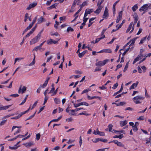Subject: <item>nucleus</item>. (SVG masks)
<instances>
[{"mask_svg":"<svg viewBox=\"0 0 151 151\" xmlns=\"http://www.w3.org/2000/svg\"><path fill=\"white\" fill-rule=\"evenodd\" d=\"M145 98L141 96H137L134 97L132 100L133 101H135L134 102L136 104L141 103V102L139 101L141 99L143 100Z\"/></svg>","mask_w":151,"mask_h":151,"instance_id":"f257e3e1","label":"nucleus"},{"mask_svg":"<svg viewBox=\"0 0 151 151\" xmlns=\"http://www.w3.org/2000/svg\"><path fill=\"white\" fill-rule=\"evenodd\" d=\"M40 35H37L35 37L31 40L30 42V44L31 45L38 42L40 39Z\"/></svg>","mask_w":151,"mask_h":151,"instance_id":"f03ea898","label":"nucleus"},{"mask_svg":"<svg viewBox=\"0 0 151 151\" xmlns=\"http://www.w3.org/2000/svg\"><path fill=\"white\" fill-rule=\"evenodd\" d=\"M109 61V60L108 59H106L104 60L103 61H99L96 63V66H102L104 65L108 61Z\"/></svg>","mask_w":151,"mask_h":151,"instance_id":"7ed1b4c3","label":"nucleus"},{"mask_svg":"<svg viewBox=\"0 0 151 151\" xmlns=\"http://www.w3.org/2000/svg\"><path fill=\"white\" fill-rule=\"evenodd\" d=\"M27 90V87L25 86H22V85H21L18 90L19 93H24Z\"/></svg>","mask_w":151,"mask_h":151,"instance_id":"20e7f679","label":"nucleus"},{"mask_svg":"<svg viewBox=\"0 0 151 151\" xmlns=\"http://www.w3.org/2000/svg\"><path fill=\"white\" fill-rule=\"evenodd\" d=\"M149 7V6H148V4H144L140 8L139 10L140 11H143L144 12V13H145L146 12Z\"/></svg>","mask_w":151,"mask_h":151,"instance_id":"39448f33","label":"nucleus"},{"mask_svg":"<svg viewBox=\"0 0 151 151\" xmlns=\"http://www.w3.org/2000/svg\"><path fill=\"white\" fill-rule=\"evenodd\" d=\"M83 105L86 106H88V104L86 102H82L77 104H74V105L75 107H77L81 105Z\"/></svg>","mask_w":151,"mask_h":151,"instance_id":"423d86ee","label":"nucleus"},{"mask_svg":"<svg viewBox=\"0 0 151 151\" xmlns=\"http://www.w3.org/2000/svg\"><path fill=\"white\" fill-rule=\"evenodd\" d=\"M109 17L108 10L106 7L105 8V10L104 14L103 16V17L105 19H107Z\"/></svg>","mask_w":151,"mask_h":151,"instance_id":"0eeeda50","label":"nucleus"},{"mask_svg":"<svg viewBox=\"0 0 151 151\" xmlns=\"http://www.w3.org/2000/svg\"><path fill=\"white\" fill-rule=\"evenodd\" d=\"M37 4V3H32L30 4L29 6L26 9L27 10H30L32 8H33Z\"/></svg>","mask_w":151,"mask_h":151,"instance_id":"6e6552de","label":"nucleus"},{"mask_svg":"<svg viewBox=\"0 0 151 151\" xmlns=\"http://www.w3.org/2000/svg\"><path fill=\"white\" fill-rule=\"evenodd\" d=\"M98 7L97 9L94 11V12L96 14H98L100 12L103 7L101 6H98Z\"/></svg>","mask_w":151,"mask_h":151,"instance_id":"1a4fd4ad","label":"nucleus"},{"mask_svg":"<svg viewBox=\"0 0 151 151\" xmlns=\"http://www.w3.org/2000/svg\"><path fill=\"white\" fill-rule=\"evenodd\" d=\"M58 42V41H55L54 40H53L52 39H50V41H47V43L48 45H51L53 43L54 44H56Z\"/></svg>","mask_w":151,"mask_h":151,"instance_id":"9d476101","label":"nucleus"},{"mask_svg":"<svg viewBox=\"0 0 151 151\" xmlns=\"http://www.w3.org/2000/svg\"><path fill=\"white\" fill-rule=\"evenodd\" d=\"M81 9H79V10H78V11L74 14V17H75V18L73 19V20L71 22H73L74 21H75L76 19H77V17H78V15H77L79 13V12H80V11H81Z\"/></svg>","mask_w":151,"mask_h":151,"instance_id":"9b49d317","label":"nucleus"},{"mask_svg":"<svg viewBox=\"0 0 151 151\" xmlns=\"http://www.w3.org/2000/svg\"><path fill=\"white\" fill-rule=\"evenodd\" d=\"M138 83L139 82L138 81H137L136 83H134L133 84L130 86L129 89H134V88H136L137 87Z\"/></svg>","mask_w":151,"mask_h":151,"instance_id":"f8f14e48","label":"nucleus"},{"mask_svg":"<svg viewBox=\"0 0 151 151\" xmlns=\"http://www.w3.org/2000/svg\"><path fill=\"white\" fill-rule=\"evenodd\" d=\"M87 97L89 100H91L93 99H95V98H97L98 99H99L100 100L101 99V98L100 97H99L97 96H93L91 97L90 96H89L88 95L87 96Z\"/></svg>","mask_w":151,"mask_h":151,"instance_id":"ddd939ff","label":"nucleus"},{"mask_svg":"<svg viewBox=\"0 0 151 151\" xmlns=\"http://www.w3.org/2000/svg\"><path fill=\"white\" fill-rule=\"evenodd\" d=\"M87 50H85L83 51L81 53L79 52L78 53V56L80 58H81L86 53H87Z\"/></svg>","mask_w":151,"mask_h":151,"instance_id":"4468645a","label":"nucleus"},{"mask_svg":"<svg viewBox=\"0 0 151 151\" xmlns=\"http://www.w3.org/2000/svg\"><path fill=\"white\" fill-rule=\"evenodd\" d=\"M45 19L42 17H40L37 19V24H40L44 21Z\"/></svg>","mask_w":151,"mask_h":151,"instance_id":"2eb2a0df","label":"nucleus"},{"mask_svg":"<svg viewBox=\"0 0 151 151\" xmlns=\"http://www.w3.org/2000/svg\"><path fill=\"white\" fill-rule=\"evenodd\" d=\"M32 27L31 25L29 24V25L23 31L22 34V35H23L24 33L27 32L28 30L30 29Z\"/></svg>","mask_w":151,"mask_h":151,"instance_id":"dca6fc26","label":"nucleus"},{"mask_svg":"<svg viewBox=\"0 0 151 151\" xmlns=\"http://www.w3.org/2000/svg\"><path fill=\"white\" fill-rule=\"evenodd\" d=\"M127 123L126 120L124 121H121L120 122V124L121 127H123L126 125Z\"/></svg>","mask_w":151,"mask_h":151,"instance_id":"f3484780","label":"nucleus"},{"mask_svg":"<svg viewBox=\"0 0 151 151\" xmlns=\"http://www.w3.org/2000/svg\"><path fill=\"white\" fill-rule=\"evenodd\" d=\"M23 145H24L26 147H30L33 145V142H29L28 143H24Z\"/></svg>","mask_w":151,"mask_h":151,"instance_id":"a211bd4d","label":"nucleus"},{"mask_svg":"<svg viewBox=\"0 0 151 151\" xmlns=\"http://www.w3.org/2000/svg\"><path fill=\"white\" fill-rule=\"evenodd\" d=\"M140 56L139 55H138V56L135 58L133 61V64H134L136 62L139 60L141 59Z\"/></svg>","mask_w":151,"mask_h":151,"instance_id":"6ab92c4d","label":"nucleus"},{"mask_svg":"<svg viewBox=\"0 0 151 151\" xmlns=\"http://www.w3.org/2000/svg\"><path fill=\"white\" fill-rule=\"evenodd\" d=\"M42 49L41 47L40 46H37L35 47L33 49V51H37L38 50H41Z\"/></svg>","mask_w":151,"mask_h":151,"instance_id":"aec40b11","label":"nucleus"},{"mask_svg":"<svg viewBox=\"0 0 151 151\" xmlns=\"http://www.w3.org/2000/svg\"><path fill=\"white\" fill-rule=\"evenodd\" d=\"M133 24V22H131L129 26L128 27L126 31V32H128L131 29L132 26Z\"/></svg>","mask_w":151,"mask_h":151,"instance_id":"412c9836","label":"nucleus"},{"mask_svg":"<svg viewBox=\"0 0 151 151\" xmlns=\"http://www.w3.org/2000/svg\"><path fill=\"white\" fill-rule=\"evenodd\" d=\"M55 102L56 104H60V101L59 99L57 98H55L54 99Z\"/></svg>","mask_w":151,"mask_h":151,"instance_id":"4be33fe9","label":"nucleus"},{"mask_svg":"<svg viewBox=\"0 0 151 151\" xmlns=\"http://www.w3.org/2000/svg\"><path fill=\"white\" fill-rule=\"evenodd\" d=\"M57 6L56 4L55 3L53 4L51 6H50V7L47 8V9L48 10H50L54 8L55 7V6Z\"/></svg>","mask_w":151,"mask_h":151,"instance_id":"5701e85b","label":"nucleus"},{"mask_svg":"<svg viewBox=\"0 0 151 151\" xmlns=\"http://www.w3.org/2000/svg\"><path fill=\"white\" fill-rule=\"evenodd\" d=\"M137 20L136 19H135V20H134V24L133 25L132 27V29L131 30V31L130 32V33H132L134 29V25L135 24H136L137 22Z\"/></svg>","mask_w":151,"mask_h":151,"instance_id":"b1692460","label":"nucleus"},{"mask_svg":"<svg viewBox=\"0 0 151 151\" xmlns=\"http://www.w3.org/2000/svg\"><path fill=\"white\" fill-rule=\"evenodd\" d=\"M51 86L52 87V88L51 89V90L50 91V92L49 93H52L55 90V88H54V84H52Z\"/></svg>","mask_w":151,"mask_h":151,"instance_id":"393cba45","label":"nucleus"},{"mask_svg":"<svg viewBox=\"0 0 151 151\" xmlns=\"http://www.w3.org/2000/svg\"><path fill=\"white\" fill-rule=\"evenodd\" d=\"M83 108H76L74 110H70V111L72 112H74L76 111H79L80 110L83 109Z\"/></svg>","mask_w":151,"mask_h":151,"instance_id":"a878e982","label":"nucleus"},{"mask_svg":"<svg viewBox=\"0 0 151 151\" xmlns=\"http://www.w3.org/2000/svg\"><path fill=\"white\" fill-rule=\"evenodd\" d=\"M35 56L32 62L31 63H30L28 65V66H31L33 65H34L35 64Z\"/></svg>","mask_w":151,"mask_h":151,"instance_id":"bb28decb","label":"nucleus"},{"mask_svg":"<svg viewBox=\"0 0 151 151\" xmlns=\"http://www.w3.org/2000/svg\"><path fill=\"white\" fill-rule=\"evenodd\" d=\"M88 19V18L83 17V22L82 23V25H86V23Z\"/></svg>","mask_w":151,"mask_h":151,"instance_id":"cd10ccee","label":"nucleus"},{"mask_svg":"<svg viewBox=\"0 0 151 151\" xmlns=\"http://www.w3.org/2000/svg\"><path fill=\"white\" fill-rule=\"evenodd\" d=\"M11 105H9L8 106H4L1 107L2 110H6L8 109L11 106Z\"/></svg>","mask_w":151,"mask_h":151,"instance_id":"c85d7f7f","label":"nucleus"},{"mask_svg":"<svg viewBox=\"0 0 151 151\" xmlns=\"http://www.w3.org/2000/svg\"><path fill=\"white\" fill-rule=\"evenodd\" d=\"M29 18V17L28 16V13H26L25 15L24 19V21L25 22H26L27 20V19Z\"/></svg>","mask_w":151,"mask_h":151,"instance_id":"c756f323","label":"nucleus"},{"mask_svg":"<svg viewBox=\"0 0 151 151\" xmlns=\"http://www.w3.org/2000/svg\"><path fill=\"white\" fill-rule=\"evenodd\" d=\"M138 9V6L137 4L135 5L132 7V9L133 12H135Z\"/></svg>","mask_w":151,"mask_h":151,"instance_id":"7c9ffc66","label":"nucleus"},{"mask_svg":"<svg viewBox=\"0 0 151 151\" xmlns=\"http://www.w3.org/2000/svg\"><path fill=\"white\" fill-rule=\"evenodd\" d=\"M37 17H35V18L33 19V21L32 22V23H31L29 24L30 25H31V26L32 27L34 24L36 20L37 19Z\"/></svg>","mask_w":151,"mask_h":151,"instance_id":"2f4dec72","label":"nucleus"},{"mask_svg":"<svg viewBox=\"0 0 151 151\" xmlns=\"http://www.w3.org/2000/svg\"><path fill=\"white\" fill-rule=\"evenodd\" d=\"M133 17L134 19V20H135V19L137 20H138V17L137 13H134V14L133 15Z\"/></svg>","mask_w":151,"mask_h":151,"instance_id":"473e14b6","label":"nucleus"},{"mask_svg":"<svg viewBox=\"0 0 151 151\" xmlns=\"http://www.w3.org/2000/svg\"><path fill=\"white\" fill-rule=\"evenodd\" d=\"M104 52L111 53L112 52L111 50L110 49H104Z\"/></svg>","mask_w":151,"mask_h":151,"instance_id":"72a5a7b5","label":"nucleus"},{"mask_svg":"<svg viewBox=\"0 0 151 151\" xmlns=\"http://www.w3.org/2000/svg\"><path fill=\"white\" fill-rule=\"evenodd\" d=\"M137 38H135L131 40H130V41H131V43L130 45H129V46L132 45H133L135 42V40L137 39Z\"/></svg>","mask_w":151,"mask_h":151,"instance_id":"f704fd0d","label":"nucleus"},{"mask_svg":"<svg viewBox=\"0 0 151 151\" xmlns=\"http://www.w3.org/2000/svg\"><path fill=\"white\" fill-rule=\"evenodd\" d=\"M146 37H143V38H142L141 40H140V42H139V44H142L143 42L145 41V40H146Z\"/></svg>","mask_w":151,"mask_h":151,"instance_id":"c9c22d12","label":"nucleus"},{"mask_svg":"<svg viewBox=\"0 0 151 151\" xmlns=\"http://www.w3.org/2000/svg\"><path fill=\"white\" fill-rule=\"evenodd\" d=\"M125 19L123 20L122 21V23L120 24L119 27H118V28L117 29V30H118L119 28H120L123 25V24L125 23Z\"/></svg>","mask_w":151,"mask_h":151,"instance_id":"e433bc0d","label":"nucleus"},{"mask_svg":"<svg viewBox=\"0 0 151 151\" xmlns=\"http://www.w3.org/2000/svg\"><path fill=\"white\" fill-rule=\"evenodd\" d=\"M48 82L45 81L42 86L40 85V88H44L46 86Z\"/></svg>","mask_w":151,"mask_h":151,"instance_id":"4c0bfd02","label":"nucleus"},{"mask_svg":"<svg viewBox=\"0 0 151 151\" xmlns=\"http://www.w3.org/2000/svg\"><path fill=\"white\" fill-rule=\"evenodd\" d=\"M128 64H129V62H127L125 66V67L124 68V69L123 70V71L124 72H125L126 71V70H127V68H128Z\"/></svg>","mask_w":151,"mask_h":151,"instance_id":"58836bf2","label":"nucleus"},{"mask_svg":"<svg viewBox=\"0 0 151 151\" xmlns=\"http://www.w3.org/2000/svg\"><path fill=\"white\" fill-rule=\"evenodd\" d=\"M125 104L126 103L124 102H120L119 103H118L117 104V106H123L124 104Z\"/></svg>","mask_w":151,"mask_h":151,"instance_id":"ea45409f","label":"nucleus"},{"mask_svg":"<svg viewBox=\"0 0 151 151\" xmlns=\"http://www.w3.org/2000/svg\"><path fill=\"white\" fill-rule=\"evenodd\" d=\"M67 30L68 32H69L70 31L71 32H73L74 30L72 28V27H68Z\"/></svg>","mask_w":151,"mask_h":151,"instance_id":"a19ab883","label":"nucleus"},{"mask_svg":"<svg viewBox=\"0 0 151 151\" xmlns=\"http://www.w3.org/2000/svg\"><path fill=\"white\" fill-rule=\"evenodd\" d=\"M78 0H74L73 2V4L72 5L71 8L74 7L77 3V2L78 1Z\"/></svg>","mask_w":151,"mask_h":151,"instance_id":"79ce46f5","label":"nucleus"},{"mask_svg":"<svg viewBox=\"0 0 151 151\" xmlns=\"http://www.w3.org/2000/svg\"><path fill=\"white\" fill-rule=\"evenodd\" d=\"M21 117V115H18L17 116H15L11 118V119H19Z\"/></svg>","mask_w":151,"mask_h":151,"instance_id":"37998d69","label":"nucleus"},{"mask_svg":"<svg viewBox=\"0 0 151 151\" xmlns=\"http://www.w3.org/2000/svg\"><path fill=\"white\" fill-rule=\"evenodd\" d=\"M19 147V146H15L14 147L9 146V148L11 150H16Z\"/></svg>","mask_w":151,"mask_h":151,"instance_id":"c03bdc74","label":"nucleus"},{"mask_svg":"<svg viewBox=\"0 0 151 151\" xmlns=\"http://www.w3.org/2000/svg\"><path fill=\"white\" fill-rule=\"evenodd\" d=\"M90 91L89 89H87L84 90L82 92L81 94H82L84 93H87L88 91Z\"/></svg>","mask_w":151,"mask_h":151,"instance_id":"a18cd8bd","label":"nucleus"},{"mask_svg":"<svg viewBox=\"0 0 151 151\" xmlns=\"http://www.w3.org/2000/svg\"><path fill=\"white\" fill-rule=\"evenodd\" d=\"M113 131H114V132L115 133H116V132H119V133H124V130H122L120 131H117L116 130H114V129L113 130Z\"/></svg>","mask_w":151,"mask_h":151,"instance_id":"49530a36","label":"nucleus"},{"mask_svg":"<svg viewBox=\"0 0 151 151\" xmlns=\"http://www.w3.org/2000/svg\"><path fill=\"white\" fill-rule=\"evenodd\" d=\"M40 133H38L36 134V139L37 140H39L40 138Z\"/></svg>","mask_w":151,"mask_h":151,"instance_id":"de8ad7c7","label":"nucleus"},{"mask_svg":"<svg viewBox=\"0 0 151 151\" xmlns=\"http://www.w3.org/2000/svg\"><path fill=\"white\" fill-rule=\"evenodd\" d=\"M33 32H32V31H30L27 34V35L25 36V37H29L31 35Z\"/></svg>","mask_w":151,"mask_h":151,"instance_id":"09e8293b","label":"nucleus"},{"mask_svg":"<svg viewBox=\"0 0 151 151\" xmlns=\"http://www.w3.org/2000/svg\"><path fill=\"white\" fill-rule=\"evenodd\" d=\"M113 127V125L112 124H109L108 126V127L109 128V132H111V130L112 129V127Z\"/></svg>","mask_w":151,"mask_h":151,"instance_id":"8fccbe9b","label":"nucleus"},{"mask_svg":"<svg viewBox=\"0 0 151 151\" xmlns=\"http://www.w3.org/2000/svg\"><path fill=\"white\" fill-rule=\"evenodd\" d=\"M7 120H3L2 121H1V123H0V126H1L4 125V124H5Z\"/></svg>","mask_w":151,"mask_h":151,"instance_id":"3c124183","label":"nucleus"},{"mask_svg":"<svg viewBox=\"0 0 151 151\" xmlns=\"http://www.w3.org/2000/svg\"><path fill=\"white\" fill-rule=\"evenodd\" d=\"M36 111L35 112V113H34V114L33 115H31L26 120H29V119H32V118H33L34 117V116L35 115V114H36Z\"/></svg>","mask_w":151,"mask_h":151,"instance_id":"603ef678","label":"nucleus"},{"mask_svg":"<svg viewBox=\"0 0 151 151\" xmlns=\"http://www.w3.org/2000/svg\"><path fill=\"white\" fill-rule=\"evenodd\" d=\"M30 108H29L28 110H26V111H24V112H21L20 114H19V115H21V116H22V115H23V114H25V113H26L27 112H28L29 111V109Z\"/></svg>","mask_w":151,"mask_h":151,"instance_id":"864d4df0","label":"nucleus"},{"mask_svg":"<svg viewBox=\"0 0 151 151\" xmlns=\"http://www.w3.org/2000/svg\"><path fill=\"white\" fill-rule=\"evenodd\" d=\"M30 108H29L28 110H26V111H24V112H21L20 114H19V115H21V116H22V115H23V114H25V113H26L27 112H28L29 111V109Z\"/></svg>","mask_w":151,"mask_h":151,"instance_id":"5fc2aeb1","label":"nucleus"},{"mask_svg":"<svg viewBox=\"0 0 151 151\" xmlns=\"http://www.w3.org/2000/svg\"><path fill=\"white\" fill-rule=\"evenodd\" d=\"M130 49V47H128L127 48L126 50L125 51H124V53L122 54V56H124V55L126 54V53L127 52L129 51Z\"/></svg>","mask_w":151,"mask_h":151,"instance_id":"6e6d98bb","label":"nucleus"},{"mask_svg":"<svg viewBox=\"0 0 151 151\" xmlns=\"http://www.w3.org/2000/svg\"><path fill=\"white\" fill-rule=\"evenodd\" d=\"M104 0H101V1L100 2V1H99L97 3V6H101V5L104 2Z\"/></svg>","mask_w":151,"mask_h":151,"instance_id":"4d7b16f0","label":"nucleus"},{"mask_svg":"<svg viewBox=\"0 0 151 151\" xmlns=\"http://www.w3.org/2000/svg\"><path fill=\"white\" fill-rule=\"evenodd\" d=\"M117 146H119V147H124V145L120 142H119L117 144Z\"/></svg>","mask_w":151,"mask_h":151,"instance_id":"13d9d810","label":"nucleus"},{"mask_svg":"<svg viewBox=\"0 0 151 151\" xmlns=\"http://www.w3.org/2000/svg\"><path fill=\"white\" fill-rule=\"evenodd\" d=\"M86 11V12H89L90 13V14H91L93 11V9H87Z\"/></svg>","mask_w":151,"mask_h":151,"instance_id":"bf43d9fd","label":"nucleus"},{"mask_svg":"<svg viewBox=\"0 0 151 151\" xmlns=\"http://www.w3.org/2000/svg\"><path fill=\"white\" fill-rule=\"evenodd\" d=\"M119 142L117 140H114L111 142H109V143H110L111 142H114L115 144L117 145Z\"/></svg>","mask_w":151,"mask_h":151,"instance_id":"052dcab7","label":"nucleus"},{"mask_svg":"<svg viewBox=\"0 0 151 151\" xmlns=\"http://www.w3.org/2000/svg\"><path fill=\"white\" fill-rule=\"evenodd\" d=\"M86 4V1H84L82 4L80 6H81V8L82 7H83V6H84Z\"/></svg>","mask_w":151,"mask_h":151,"instance_id":"680f3d73","label":"nucleus"},{"mask_svg":"<svg viewBox=\"0 0 151 151\" xmlns=\"http://www.w3.org/2000/svg\"><path fill=\"white\" fill-rule=\"evenodd\" d=\"M100 141L103 142H107V140L105 139L100 138Z\"/></svg>","mask_w":151,"mask_h":151,"instance_id":"e2e57ef3","label":"nucleus"},{"mask_svg":"<svg viewBox=\"0 0 151 151\" xmlns=\"http://www.w3.org/2000/svg\"><path fill=\"white\" fill-rule=\"evenodd\" d=\"M137 119L139 120H144V116H140Z\"/></svg>","mask_w":151,"mask_h":151,"instance_id":"0e129e2a","label":"nucleus"},{"mask_svg":"<svg viewBox=\"0 0 151 151\" xmlns=\"http://www.w3.org/2000/svg\"><path fill=\"white\" fill-rule=\"evenodd\" d=\"M98 134L101 136H104L105 135L104 132H100L99 133H98Z\"/></svg>","mask_w":151,"mask_h":151,"instance_id":"69168bd1","label":"nucleus"},{"mask_svg":"<svg viewBox=\"0 0 151 151\" xmlns=\"http://www.w3.org/2000/svg\"><path fill=\"white\" fill-rule=\"evenodd\" d=\"M10 96L13 97H16L18 96L19 95L17 94H11Z\"/></svg>","mask_w":151,"mask_h":151,"instance_id":"338daca9","label":"nucleus"},{"mask_svg":"<svg viewBox=\"0 0 151 151\" xmlns=\"http://www.w3.org/2000/svg\"><path fill=\"white\" fill-rule=\"evenodd\" d=\"M118 86V84L117 83H116L112 87V88L113 89H116Z\"/></svg>","mask_w":151,"mask_h":151,"instance_id":"774afa93","label":"nucleus"}]
</instances>
